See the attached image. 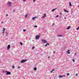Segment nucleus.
<instances>
[{"label": "nucleus", "instance_id": "nucleus-23", "mask_svg": "<svg viewBox=\"0 0 79 79\" xmlns=\"http://www.w3.org/2000/svg\"><path fill=\"white\" fill-rule=\"evenodd\" d=\"M12 68H13V69H15V66H12Z\"/></svg>", "mask_w": 79, "mask_h": 79}, {"label": "nucleus", "instance_id": "nucleus-3", "mask_svg": "<svg viewBox=\"0 0 79 79\" xmlns=\"http://www.w3.org/2000/svg\"><path fill=\"white\" fill-rule=\"evenodd\" d=\"M41 40L42 41V42H43V43H45L47 44V42L46 40H44V39H41Z\"/></svg>", "mask_w": 79, "mask_h": 79}, {"label": "nucleus", "instance_id": "nucleus-24", "mask_svg": "<svg viewBox=\"0 0 79 79\" xmlns=\"http://www.w3.org/2000/svg\"><path fill=\"white\" fill-rule=\"evenodd\" d=\"M53 71H54V69H52L51 71V73H52V72H53Z\"/></svg>", "mask_w": 79, "mask_h": 79}, {"label": "nucleus", "instance_id": "nucleus-46", "mask_svg": "<svg viewBox=\"0 0 79 79\" xmlns=\"http://www.w3.org/2000/svg\"><path fill=\"white\" fill-rule=\"evenodd\" d=\"M78 7H79V6H78Z\"/></svg>", "mask_w": 79, "mask_h": 79}, {"label": "nucleus", "instance_id": "nucleus-28", "mask_svg": "<svg viewBox=\"0 0 79 79\" xmlns=\"http://www.w3.org/2000/svg\"><path fill=\"white\" fill-rule=\"evenodd\" d=\"M58 15H56V18H58Z\"/></svg>", "mask_w": 79, "mask_h": 79}, {"label": "nucleus", "instance_id": "nucleus-42", "mask_svg": "<svg viewBox=\"0 0 79 79\" xmlns=\"http://www.w3.org/2000/svg\"><path fill=\"white\" fill-rule=\"evenodd\" d=\"M64 19H66V18H64Z\"/></svg>", "mask_w": 79, "mask_h": 79}, {"label": "nucleus", "instance_id": "nucleus-38", "mask_svg": "<svg viewBox=\"0 0 79 79\" xmlns=\"http://www.w3.org/2000/svg\"><path fill=\"white\" fill-rule=\"evenodd\" d=\"M1 23H3V22H1Z\"/></svg>", "mask_w": 79, "mask_h": 79}, {"label": "nucleus", "instance_id": "nucleus-8", "mask_svg": "<svg viewBox=\"0 0 79 79\" xmlns=\"http://www.w3.org/2000/svg\"><path fill=\"white\" fill-rule=\"evenodd\" d=\"M57 37H63V36L62 35H57Z\"/></svg>", "mask_w": 79, "mask_h": 79}, {"label": "nucleus", "instance_id": "nucleus-5", "mask_svg": "<svg viewBox=\"0 0 79 79\" xmlns=\"http://www.w3.org/2000/svg\"><path fill=\"white\" fill-rule=\"evenodd\" d=\"M40 37V36L39 35H36V40H38V39H39V38Z\"/></svg>", "mask_w": 79, "mask_h": 79}, {"label": "nucleus", "instance_id": "nucleus-17", "mask_svg": "<svg viewBox=\"0 0 79 79\" xmlns=\"http://www.w3.org/2000/svg\"><path fill=\"white\" fill-rule=\"evenodd\" d=\"M34 70L35 71H36V70H37V68L36 67H35L34 68Z\"/></svg>", "mask_w": 79, "mask_h": 79}, {"label": "nucleus", "instance_id": "nucleus-33", "mask_svg": "<svg viewBox=\"0 0 79 79\" xmlns=\"http://www.w3.org/2000/svg\"><path fill=\"white\" fill-rule=\"evenodd\" d=\"M78 75V74L77 73L76 74V76H77Z\"/></svg>", "mask_w": 79, "mask_h": 79}, {"label": "nucleus", "instance_id": "nucleus-16", "mask_svg": "<svg viewBox=\"0 0 79 79\" xmlns=\"http://www.w3.org/2000/svg\"><path fill=\"white\" fill-rule=\"evenodd\" d=\"M64 12H67V13H69V11L68 10H64Z\"/></svg>", "mask_w": 79, "mask_h": 79}, {"label": "nucleus", "instance_id": "nucleus-44", "mask_svg": "<svg viewBox=\"0 0 79 79\" xmlns=\"http://www.w3.org/2000/svg\"><path fill=\"white\" fill-rule=\"evenodd\" d=\"M63 76H65V77L66 76V75H64L63 76Z\"/></svg>", "mask_w": 79, "mask_h": 79}, {"label": "nucleus", "instance_id": "nucleus-18", "mask_svg": "<svg viewBox=\"0 0 79 79\" xmlns=\"http://www.w3.org/2000/svg\"><path fill=\"white\" fill-rule=\"evenodd\" d=\"M28 14H27L26 15H25V18H27V15H28Z\"/></svg>", "mask_w": 79, "mask_h": 79}, {"label": "nucleus", "instance_id": "nucleus-45", "mask_svg": "<svg viewBox=\"0 0 79 79\" xmlns=\"http://www.w3.org/2000/svg\"><path fill=\"white\" fill-rule=\"evenodd\" d=\"M50 58V57H49V56H48V58Z\"/></svg>", "mask_w": 79, "mask_h": 79}, {"label": "nucleus", "instance_id": "nucleus-32", "mask_svg": "<svg viewBox=\"0 0 79 79\" xmlns=\"http://www.w3.org/2000/svg\"><path fill=\"white\" fill-rule=\"evenodd\" d=\"M26 0H23V2H26Z\"/></svg>", "mask_w": 79, "mask_h": 79}, {"label": "nucleus", "instance_id": "nucleus-13", "mask_svg": "<svg viewBox=\"0 0 79 79\" xmlns=\"http://www.w3.org/2000/svg\"><path fill=\"white\" fill-rule=\"evenodd\" d=\"M71 28V26H69L66 29L68 30V29H69V28Z\"/></svg>", "mask_w": 79, "mask_h": 79}, {"label": "nucleus", "instance_id": "nucleus-15", "mask_svg": "<svg viewBox=\"0 0 79 79\" xmlns=\"http://www.w3.org/2000/svg\"><path fill=\"white\" fill-rule=\"evenodd\" d=\"M69 5L70 6H72V5L71 4V2H69Z\"/></svg>", "mask_w": 79, "mask_h": 79}, {"label": "nucleus", "instance_id": "nucleus-19", "mask_svg": "<svg viewBox=\"0 0 79 79\" xmlns=\"http://www.w3.org/2000/svg\"><path fill=\"white\" fill-rule=\"evenodd\" d=\"M2 31H5V28H4L2 29Z\"/></svg>", "mask_w": 79, "mask_h": 79}, {"label": "nucleus", "instance_id": "nucleus-36", "mask_svg": "<svg viewBox=\"0 0 79 79\" xmlns=\"http://www.w3.org/2000/svg\"><path fill=\"white\" fill-rule=\"evenodd\" d=\"M60 16H61L62 15H61V13H60Z\"/></svg>", "mask_w": 79, "mask_h": 79}, {"label": "nucleus", "instance_id": "nucleus-40", "mask_svg": "<svg viewBox=\"0 0 79 79\" xmlns=\"http://www.w3.org/2000/svg\"><path fill=\"white\" fill-rule=\"evenodd\" d=\"M13 11H15V9H14V10H13Z\"/></svg>", "mask_w": 79, "mask_h": 79}, {"label": "nucleus", "instance_id": "nucleus-12", "mask_svg": "<svg viewBox=\"0 0 79 79\" xmlns=\"http://www.w3.org/2000/svg\"><path fill=\"white\" fill-rule=\"evenodd\" d=\"M69 51H70V50H69L67 52V53L68 54H70V53H71V52H69Z\"/></svg>", "mask_w": 79, "mask_h": 79}, {"label": "nucleus", "instance_id": "nucleus-1", "mask_svg": "<svg viewBox=\"0 0 79 79\" xmlns=\"http://www.w3.org/2000/svg\"><path fill=\"white\" fill-rule=\"evenodd\" d=\"M3 73H6V75H10V74H11V73H10V72H8L7 71H3L2 72Z\"/></svg>", "mask_w": 79, "mask_h": 79}, {"label": "nucleus", "instance_id": "nucleus-39", "mask_svg": "<svg viewBox=\"0 0 79 79\" xmlns=\"http://www.w3.org/2000/svg\"><path fill=\"white\" fill-rule=\"evenodd\" d=\"M77 54V53H75V56Z\"/></svg>", "mask_w": 79, "mask_h": 79}, {"label": "nucleus", "instance_id": "nucleus-25", "mask_svg": "<svg viewBox=\"0 0 79 79\" xmlns=\"http://www.w3.org/2000/svg\"><path fill=\"white\" fill-rule=\"evenodd\" d=\"M6 36H7L8 35V33L6 32Z\"/></svg>", "mask_w": 79, "mask_h": 79}, {"label": "nucleus", "instance_id": "nucleus-11", "mask_svg": "<svg viewBox=\"0 0 79 79\" xmlns=\"http://www.w3.org/2000/svg\"><path fill=\"white\" fill-rule=\"evenodd\" d=\"M35 18H37V17H33L32 18V19L33 20H34V19H35Z\"/></svg>", "mask_w": 79, "mask_h": 79}, {"label": "nucleus", "instance_id": "nucleus-43", "mask_svg": "<svg viewBox=\"0 0 79 79\" xmlns=\"http://www.w3.org/2000/svg\"><path fill=\"white\" fill-rule=\"evenodd\" d=\"M6 16H8V14H6Z\"/></svg>", "mask_w": 79, "mask_h": 79}, {"label": "nucleus", "instance_id": "nucleus-26", "mask_svg": "<svg viewBox=\"0 0 79 79\" xmlns=\"http://www.w3.org/2000/svg\"><path fill=\"white\" fill-rule=\"evenodd\" d=\"M72 61H73V62H75V60H74V59H73L72 60Z\"/></svg>", "mask_w": 79, "mask_h": 79}, {"label": "nucleus", "instance_id": "nucleus-21", "mask_svg": "<svg viewBox=\"0 0 79 79\" xmlns=\"http://www.w3.org/2000/svg\"><path fill=\"white\" fill-rule=\"evenodd\" d=\"M34 27H37V25H35L34 26Z\"/></svg>", "mask_w": 79, "mask_h": 79}, {"label": "nucleus", "instance_id": "nucleus-6", "mask_svg": "<svg viewBox=\"0 0 79 79\" xmlns=\"http://www.w3.org/2000/svg\"><path fill=\"white\" fill-rule=\"evenodd\" d=\"M46 17V14H44L43 15V16L42 17V18L43 19L45 18Z\"/></svg>", "mask_w": 79, "mask_h": 79}, {"label": "nucleus", "instance_id": "nucleus-27", "mask_svg": "<svg viewBox=\"0 0 79 79\" xmlns=\"http://www.w3.org/2000/svg\"><path fill=\"white\" fill-rule=\"evenodd\" d=\"M32 49L33 50V49H34V46L32 47Z\"/></svg>", "mask_w": 79, "mask_h": 79}, {"label": "nucleus", "instance_id": "nucleus-7", "mask_svg": "<svg viewBox=\"0 0 79 79\" xmlns=\"http://www.w3.org/2000/svg\"><path fill=\"white\" fill-rule=\"evenodd\" d=\"M10 48V45H8L7 47V50H8Z\"/></svg>", "mask_w": 79, "mask_h": 79}, {"label": "nucleus", "instance_id": "nucleus-35", "mask_svg": "<svg viewBox=\"0 0 79 79\" xmlns=\"http://www.w3.org/2000/svg\"><path fill=\"white\" fill-rule=\"evenodd\" d=\"M54 53H55V51L53 52V53L54 54Z\"/></svg>", "mask_w": 79, "mask_h": 79}, {"label": "nucleus", "instance_id": "nucleus-41", "mask_svg": "<svg viewBox=\"0 0 79 79\" xmlns=\"http://www.w3.org/2000/svg\"><path fill=\"white\" fill-rule=\"evenodd\" d=\"M59 18H61V16H59Z\"/></svg>", "mask_w": 79, "mask_h": 79}, {"label": "nucleus", "instance_id": "nucleus-4", "mask_svg": "<svg viewBox=\"0 0 79 79\" xmlns=\"http://www.w3.org/2000/svg\"><path fill=\"white\" fill-rule=\"evenodd\" d=\"M7 5L8 6H11L12 5V3L10 2H8Z\"/></svg>", "mask_w": 79, "mask_h": 79}, {"label": "nucleus", "instance_id": "nucleus-29", "mask_svg": "<svg viewBox=\"0 0 79 79\" xmlns=\"http://www.w3.org/2000/svg\"><path fill=\"white\" fill-rule=\"evenodd\" d=\"M67 76H69V73H67Z\"/></svg>", "mask_w": 79, "mask_h": 79}, {"label": "nucleus", "instance_id": "nucleus-2", "mask_svg": "<svg viewBox=\"0 0 79 79\" xmlns=\"http://www.w3.org/2000/svg\"><path fill=\"white\" fill-rule=\"evenodd\" d=\"M26 61H27V60L26 59L21 60V61L20 62V63H25Z\"/></svg>", "mask_w": 79, "mask_h": 79}, {"label": "nucleus", "instance_id": "nucleus-9", "mask_svg": "<svg viewBox=\"0 0 79 79\" xmlns=\"http://www.w3.org/2000/svg\"><path fill=\"white\" fill-rule=\"evenodd\" d=\"M56 9H57V8H56L55 9H52V12H54V11H55V10H56Z\"/></svg>", "mask_w": 79, "mask_h": 79}, {"label": "nucleus", "instance_id": "nucleus-30", "mask_svg": "<svg viewBox=\"0 0 79 79\" xmlns=\"http://www.w3.org/2000/svg\"><path fill=\"white\" fill-rule=\"evenodd\" d=\"M2 34H4L5 33V31H2Z\"/></svg>", "mask_w": 79, "mask_h": 79}, {"label": "nucleus", "instance_id": "nucleus-14", "mask_svg": "<svg viewBox=\"0 0 79 79\" xmlns=\"http://www.w3.org/2000/svg\"><path fill=\"white\" fill-rule=\"evenodd\" d=\"M49 45L50 44L49 43H47L45 45V47H47V45Z\"/></svg>", "mask_w": 79, "mask_h": 79}, {"label": "nucleus", "instance_id": "nucleus-37", "mask_svg": "<svg viewBox=\"0 0 79 79\" xmlns=\"http://www.w3.org/2000/svg\"><path fill=\"white\" fill-rule=\"evenodd\" d=\"M18 68H20V66L18 67Z\"/></svg>", "mask_w": 79, "mask_h": 79}, {"label": "nucleus", "instance_id": "nucleus-10", "mask_svg": "<svg viewBox=\"0 0 79 79\" xmlns=\"http://www.w3.org/2000/svg\"><path fill=\"white\" fill-rule=\"evenodd\" d=\"M58 77L59 78H61V77H63V76H61V75H60L58 76Z\"/></svg>", "mask_w": 79, "mask_h": 79}, {"label": "nucleus", "instance_id": "nucleus-22", "mask_svg": "<svg viewBox=\"0 0 79 79\" xmlns=\"http://www.w3.org/2000/svg\"><path fill=\"white\" fill-rule=\"evenodd\" d=\"M23 32H26V30L25 29H24L23 30Z\"/></svg>", "mask_w": 79, "mask_h": 79}, {"label": "nucleus", "instance_id": "nucleus-34", "mask_svg": "<svg viewBox=\"0 0 79 79\" xmlns=\"http://www.w3.org/2000/svg\"><path fill=\"white\" fill-rule=\"evenodd\" d=\"M53 25H54V23H53L52 24V26H53Z\"/></svg>", "mask_w": 79, "mask_h": 79}, {"label": "nucleus", "instance_id": "nucleus-20", "mask_svg": "<svg viewBox=\"0 0 79 79\" xmlns=\"http://www.w3.org/2000/svg\"><path fill=\"white\" fill-rule=\"evenodd\" d=\"M20 44L22 46V45H23V43H22L21 42H20Z\"/></svg>", "mask_w": 79, "mask_h": 79}, {"label": "nucleus", "instance_id": "nucleus-31", "mask_svg": "<svg viewBox=\"0 0 79 79\" xmlns=\"http://www.w3.org/2000/svg\"><path fill=\"white\" fill-rule=\"evenodd\" d=\"M35 0H33V2H34H34H35Z\"/></svg>", "mask_w": 79, "mask_h": 79}]
</instances>
